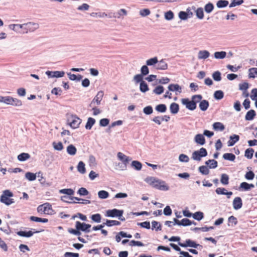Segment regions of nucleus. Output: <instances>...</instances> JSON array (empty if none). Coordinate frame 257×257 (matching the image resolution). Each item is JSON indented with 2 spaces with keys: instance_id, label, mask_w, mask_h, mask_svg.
<instances>
[{
  "instance_id": "1",
  "label": "nucleus",
  "mask_w": 257,
  "mask_h": 257,
  "mask_svg": "<svg viewBox=\"0 0 257 257\" xmlns=\"http://www.w3.org/2000/svg\"><path fill=\"white\" fill-rule=\"evenodd\" d=\"M145 181L148 184L157 189L164 191L169 189V187L166 185L165 181L154 177H148L145 179Z\"/></svg>"
},
{
  "instance_id": "2",
  "label": "nucleus",
  "mask_w": 257,
  "mask_h": 257,
  "mask_svg": "<svg viewBox=\"0 0 257 257\" xmlns=\"http://www.w3.org/2000/svg\"><path fill=\"white\" fill-rule=\"evenodd\" d=\"M13 193L9 190H4L0 197V201L6 205H10L15 202L14 199L12 198Z\"/></svg>"
},
{
  "instance_id": "3",
  "label": "nucleus",
  "mask_w": 257,
  "mask_h": 257,
  "mask_svg": "<svg viewBox=\"0 0 257 257\" xmlns=\"http://www.w3.org/2000/svg\"><path fill=\"white\" fill-rule=\"evenodd\" d=\"M37 210L41 214L52 215L54 212L52 205L49 203H45L38 206Z\"/></svg>"
},
{
  "instance_id": "4",
  "label": "nucleus",
  "mask_w": 257,
  "mask_h": 257,
  "mask_svg": "<svg viewBox=\"0 0 257 257\" xmlns=\"http://www.w3.org/2000/svg\"><path fill=\"white\" fill-rule=\"evenodd\" d=\"M17 27L21 29H24L25 31L24 33H28V32H33L38 28V24L37 23L29 22L27 24H15L14 27Z\"/></svg>"
},
{
  "instance_id": "5",
  "label": "nucleus",
  "mask_w": 257,
  "mask_h": 257,
  "mask_svg": "<svg viewBox=\"0 0 257 257\" xmlns=\"http://www.w3.org/2000/svg\"><path fill=\"white\" fill-rule=\"evenodd\" d=\"M207 155V152L206 149L201 148L198 151H194L192 155V158L196 161H200L202 157H204Z\"/></svg>"
},
{
  "instance_id": "6",
  "label": "nucleus",
  "mask_w": 257,
  "mask_h": 257,
  "mask_svg": "<svg viewBox=\"0 0 257 257\" xmlns=\"http://www.w3.org/2000/svg\"><path fill=\"white\" fill-rule=\"evenodd\" d=\"M5 103L15 106H20L22 105V102L21 100L11 96H6Z\"/></svg>"
},
{
  "instance_id": "7",
  "label": "nucleus",
  "mask_w": 257,
  "mask_h": 257,
  "mask_svg": "<svg viewBox=\"0 0 257 257\" xmlns=\"http://www.w3.org/2000/svg\"><path fill=\"white\" fill-rule=\"evenodd\" d=\"M70 126L73 128H78L81 122V119L76 115H71L68 119Z\"/></svg>"
},
{
  "instance_id": "8",
  "label": "nucleus",
  "mask_w": 257,
  "mask_h": 257,
  "mask_svg": "<svg viewBox=\"0 0 257 257\" xmlns=\"http://www.w3.org/2000/svg\"><path fill=\"white\" fill-rule=\"evenodd\" d=\"M91 225L89 224H86L85 223H81L80 221H76L75 227L77 230H80L86 232H89V228L91 227Z\"/></svg>"
},
{
  "instance_id": "9",
  "label": "nucleus",
  "mask_w": 257,
  "mask_h": 257,
  "mask_svg": "<svg viewBox=\"0 0 257 257\" xmlns=\"http://www.w3.org/2000/svg\"><path fill=\"white\" fill-rule=\"evenodd\" d=\"M182 103L186 106V107L190 110H193L196 108V104L192 100H190L188 98H183L181 99Z\"/></svg>"
},
{
  "instance_id": "10",
  "label": "nucleus",
  "mask_w": 257,
  "mask_h": 257,
  "mask_svg": "<svg viewBox=\"0 0 257 257\" xmlns=\"http://www.w3.org/2000/svg\"><path fill=\"white\" fill-rule=\"evenodd\" d=\"M123 214V211L116 209L108 210L106 212L105 215L107 217H121Z\"/></svg>"
},
{
  "instance_id": "11",
  "label": "nucleus",
  "mask_w": 257,
  "mask_h": 257,
  "mask_svg": "<svg viewBox=\"0 0 257 257\" xmlns=\"http://www.w3.org/2000/svg\"><path fill=\"white\" fill-rule=\"evenodd\" d=\"M127 11L124 9H121L117 13H110L108 15V17L110 18H120L121 17H123L127 15Z\"/></svg>"
},
{
  "instance_id": "12",
  "label": "nucleus",
  "mask_w": 257,
  "mask_h": 257,
  "mask_svg": "<svg viewBox=\"0 0 257 257\" xmlns=\"http://www.w3.org/2000/svg\"><path fill=\"white\" fill-rule=\"evenodd\" d=\"M104 93L102 91H99L97 95L93 98L91 103L90 104V106L92 107L95 103H96L97 105H99L100 103L101 100L102 99Z\"/></svg>"
},
{
  "instance_id": "13",
  "label": "nucleus",
  "mask_w": 257,
  "mask_h": 257,
  "mask_svg": "<svg viewBox=\"0 0 257 257\" xmlns=\"http://www.w3.org/2000/svg\"><path fill=\"white\" fill-rule=\"evenodd\" d=\"M178 244L180 246L184 247L189 246L197 248V246L199 245V244H197L195 242L189 239L186 240V241L184 243L179 242Z\"/></svg>"
},
{
  "instance_id": "14",
  "label": "nucleus",
  "mask_w": 257,
  "mask_h": 257,
  "mask_svg": "<svg viewBox=\"0 0 257 257\" xmlns=\"http://www.w3.org/2000/svg\"><path fill=\"white\" fill-rule=\"evenodd\" d=\"M170 245L175 250L179 251L180 254L182 256H179V257H193L191 255H190L188 252L182 251L181 248L176 244L174 243H171Z\"/></svg>"
},
{
  "instance_id": "15",
  "label": "nucleus",
  "mask_w": 257,
  "mask_h": 257,
  "mask_svg": "<svg viewBox=\"0 0 257 257\" xmlns=\"http://www.w3.org/2000/svg\"><path fill=\"white\" fill-rule=\"evenodd\" d=\"M46 74L49 77H62L64 76L65 73L64 71H47Z\"/></svg>"
},
{
  "instance_id": "16",
  "label": "nucleus",
  "mask_w": 257,
  "mask_h": 257,
  "mask_svg": "<svg viewBox=\"0 0 257 257\" xmlns=\"http://www.w3.org/2000/svg\"><path fill=\"white\" fill-rule=\"evenodd\" d=\"M117 156L118 159L121 161L125 166H126L128 164L130 161L128 157L121 152H118Z\"/></svg>"
},
{
  "instance_id": "17",
  "label": "nucleus",
  "mask_w": 257,
  "mask_h": 257,
  "mask_svg": "<svg viewBox=\"0 0 257 257\" xmlns=\"http://www.w3.org/2000/svg\"><path fill=\"white\" fill-rule=\"evenodd\" d=\"M39 231H32L31 230L26 231H19L17 232V234L23 237H30L32 236L34 233H39Z\"/></svg>"
},
{
  "instance_id": "18",
  "label": "nucleus",
  "mask_w": 257,
  "mask_h": 257,
  "mask_svg": "<svg viewBox=\"0 0 257 257\" xmlns=\"http://www.w3.org/2000/svg\"><path fill=\"white\" fill-rule=\"evenodd\" d=\"M128 242H129V245L131 246H144V244L143 242H142L141 241H136L134 240H132L129 241L128 239H123L121 242L123 244H124Z\"/></svg>"
},
{
  "instance_id": "19",
  "label": "nucleus",
  "mask_w": 257,
  "mask_h": 257,
  "mask_svg": "<svg viewBox=\"0 0 257 257\" xmlns=\"http://www.w3.org/2000/svg\"><path fill=\"white\" fill-rule=\"evenodd\" d=\"M242 206V200L240 197H236L233 201V208L236 209H239L241 208Z\"/></svg>"
},
{
  "instance_id": "20",
  "label": "nucleus",
  "mask_w": 257,
  "mask_h": 257,
  "mask_svg": "<svg viewBox=\"0 0 257 257\" xmlns=\"http://www.w3.org/2000/svg\"><path fill=\"white\" fill-rule=\"evenodd\" d=\"M194 139L195 142L200 145H203L205 143V138L202 134L196 135Z\"/></svg>"
},
{
  "instance_id": "21",
  "label": "nucleus",
  "mask_w": 257,
  "mask_h": 257,
  "mask_svg": "<svg viewBox=\"0 0 257 257\" xmlns=\"http://www.w3.org/2000/svg\"><path fill=\"white\" fill-rule=\"evenodd\" d=\"M239 139V137L236 135L231 136L229 140L227 142L228 146L230 147L233 146Z\"/></svg>"
},
{
  "instance_id": "22",
  "label": "nucleus",
  "mask_w": 257,
  "mask_h": 257,
  "mask_svg": "<svg viewBox=\"0 0 257 257\" xmlns=\"http://www.w3.org/2000/svg\"><path fill=\"white\" fill-rule=\"evenodd\" d=\"M210 55L209 52L207 50L200 51L198 52V58L199 59H205Z\"/></svg>"
},
{
  "instance_id": "23",
  "label": "nucleus",
  "mask_w": 257,
  "mask_h": 257,
  "mask_svg": "<svg viewBox=\"0 0 257 257\" xmlns=\"http://www.w3.org/2000/svg\"><path fill=\"white\" fill-rule=\"evenodd\" d=\"M256 115L255 111L253 109H250L248 111L245 116V119L246 120H252Z\"/></svg>"
},
{
  "instance_id": "24",
  "label": "nucleus",
  "mask_w": 257,
  "mask_h": 257,
  "mask_svg": "<svg viewBox=\"0 0 257 257\" xmlns=\"http://www.w3.org/2000/svg\"><path fill=\"white\" fill-rule=\"evenodd\" d=\"M168 89L171 91H178L179 92H181L182 90L181 87L178 84H170L168 86Z\"/></svg>"
},
{
  "instance_id": "25",
  "label": "nucleus",
  "mask_w": 257,
  "mask_h": 257,
  "mask_svg": "<svg viewBox=\"0 0 257 257\" xmlns=\"http://www.w3.org/2000/svg\"><path fill=\"white\" fill-rule=\"evenodd\" d=\"M156 68L159 70H166L168 68V65L166 61L162 59L158 62Z\"/></svg>"
},
{
  "instance_id": "26",
  "label": "nucleus",
  "mask_w": 257,
  "mask_h": 257,
  "mask_svg": "<svg viewBox=\"0 0 257 257\" xmlns=\"http://www.w3.org/2000/svg\"><path fill=\"white\" fill-rule=\"evenodd\" d=\"M213 128L217 131H222L224 130L225 126L221 122H216L213 124Z\"/></svg>"
},
{
  "instance_id": "27",
  "label": "nucleus",
  "mask_w": 257,
  "mask_h": 257,
  "mask_svg": "<svg viewBox=\"0 0 257 257\" xmlns=\"http://www.w3.org/2000/svg\"><path fill=\"white\" fill-rule=\"evenodd\" d=\"M209 102L206 100H201L199 103V108L202 111H205L209 106Z\"/></svg>"
},
{
  "instance_id": "28",
  "label": "nucleus",
  "mask_w": 257,
  "mask_h": 257,
  "mask_svg": "<svg viewBox=\"0 0 257 257\" xmlns=\"http://www.w3.org/2000/svg\"><path fill=\"white\" fill-rule=\"evenodd\" d=\"M67 152L68 154L73 156L76 154L77 149L74 145H70L67 148Z\"/></svg>"
},
{
  "instance_id": "29",
  "label": "nucleus",
  "mask_w": 257,
  "mask_h": 257,
  "mask_svg": "<svg viewBox=\"0 0 257 257\" xmlns=\"http://www.w3.org/2000/svg\"><path fill=\"white\" fill-rule=\"evenodd\" d=\"M248 77L249 78L257 77V68L253 67L249 69Z\"/></svg>"
},
{
  "instance_id": "30",
  "label": "nucleus",
  "mask_w": 257,
  "mask_h": 257,
  "mask_svg": "<svg viewBox=\"0 0 257 257\" xmlns=\"http://www.w3.org/2000/svg\"><path fill=\"white\" fill-rule=\"evenodd\" d=\"M170 108L172 113L176 114L179 111V106L177 103L173 102L170 105Z\"/></svg>"
},
{
  "instance_id": "31",
  "label": "nucleus",
  "mask_w": 257,
  "mask_h": 257,
  "mask_svg": "<svg viewBox=\"0 0 257 257\" xmlns=\"http://www.w3.org/2000/svg\"><path fill=\"white\" fill-rule=\"evenodd\" d=\"M254 187V185L252 184H248L246 182H242L240 185V188L243 189L244 190H248L251 188H253Z\"/></svg>"
},
{
  "instance_id": "32",
  "label": "nucleus",
  "mask_w": 257,
  "mask_h": 257,
  "mask_svg": "<svg viewBox=\"0 0 257 257\" xmlns=\"http://www.w3.org/2000/svg\"><path fill=\"white\" fill-rule=\"evenodd\" d=\"M95 122V120L94 118L92 117H89L88 118L87 123L85 125V128L87 130H90L92 126L94 125Z\"/></svg>"
},
{
  "instance_id": "33",
  "label": "nucleus",
  "mask_w": 257,
  "mask_h": 257,
  "mask_svg": "<svg viewBox=\"0 0 257 257\" xmlns=\"http://www.w3.org/2000/svg\"><path fill=\"white\" fill-rule=\"evenodd\" d=\"M30 158V155L28 153H23L18 156V159L20 161H25Z\"/></svg>"
},
{
  "instance_id": "34",
  "label": "nucleus",
  "mask_w": 257,
  "mask_h": 257,
  "mask_svg": "<svg viewBox=\"0 0 257 257\" xmlns=\"http://www.w3.org/2000/svg\"><path fill=\"white\" fill-rule=\"evenodd\" d=\"M77 170L81 174H84L86 172L85 164L82 161H80L77 166Z\"/></svg>"
},
{
  "instance_id": "35",
  "label": "nucleus",
  "mask_w": 257,
  "mask_h": 257,
  "mask_svg": "<svg viewBox=\"0 0 257 257\" xmlns=\"http://www.w3.org/2000/svg\"><path fill=\"white\" fill-rule=\"evenodd\" d=\"M191 224L195 225L196 223L194 221H191L187 218H183L181 220L180 225L188 226Z\"/></svg>"
},
{
  "instance_id": "36",
  "label": "nucleus",
  "mask_w": 257,
  "mask_h": 257,
  "mask_svg": "<svg viewBox=\"0 0 257 257\" xmlns=\"http://www.w3.org/2000/svg\"><path fill=\"white\" fill-rule=\"evenodd\" d=\"M30 219L31 221H35V222H41L43 223H47L48 222V219L47 218H42L38 217L32 216L30 217Z\"/></svg>"
},
{
  "instance_id": "37",
  "label": "nucleus",
  "mask_w": 257,
  "mask_h": 257,
  "mask_svg": "<svg viewBox=\"0 0 257 257\" xmlns=\"http://www.w3.org/2000/svg\"><path fill=\"white\" fill-rule=\"evenodd\" d=\"M223 158L226 160L233 161L235 159V156L232 153H225L223 154Z\"/></svg>"
},
{
  "instance_id": "38",
  "label": "nucleus",
  "mask_w": 257,
  "mask_h": 257,
  "mask_svg": "<svg viewBox=\"0 0 257 257\" xmlns=\"http://www.w3.org/2000/svg\"><path fill=\"white\" fill-rule=\"evenodd\" d=\"M90 218L95 222L99 223L101 222V216L99 213L93 214L91 216Z\"/></svg>"
},
{
  "instance_id": "39",
  "label": "nucleus",
  "mask_w": 257,
  "mask_h": 257,
  "mask_svg": "<svg viewBox=\"0 0 257 257\" xmlns=\"http://www.w3.org/2000/svg\"><path fill=\"white\" fill-rule=\"evenodd\" d=\"M221 183L223 185H227L229 183V177L228 175L226 174H223L221 175Z\"/></svg>"
},
{
  "instance_id": "40",
  "label": "nucleus",
  "mask_w": 257,
  "mask_h": 257,
  "mask_svg": "<svg viewBox=\"0 0 257 257\" xmlns=\"http://www.w3.org/2000/svg\"><path fill=\"white\" fill-rule=\"evenodd\" d=\"M229 3L226 0H219L216 3V6L218 8H222L226 7Z\"/></svg>"
},
{
  "instance_id": "41",
  "label": "nucleus",
  "mask_w": 257,
  "mask_h": 257,
  "mask_svg": "<svg viewBox=\"0 0 257 257\" xmlns=\"http://www.w3.org/2000/svg\"><path fill=\"white\" fill-rule=\"evenodd\" d=\"M224 93L221 90H217L214 93V97L217 100H220L223 98Z\"/></svg>"
},
{
  "instance_id": "42",
  "label": "nucleus",
  "mask_w": 257,
  "mask_h": 257,
  "mask_svg": "<svg viewBox=\"0 0 257 257\" xmlns=\"http://www.w3.org/2000/svg\"><path fill=\"white\" fill-rule=\"evenodd\" d=\"M253 153L254 150H253V149L248 148L245 150L244 156L247 159H250L253 157Z\"/></svg>"
},
{
  "instance_id": "43",
  "label": "nucleus",
  "mask_w": 257,
  "mask_h": 257,
  "mask_svg": "<svg viewBox=\"0 0 257 257\" xmlns=\"http://www.w3.org/2000/svg\"><path fill=\"white\" fill-rule=\"evenodd\" d=\"M206 164L209 165L210 168H215L217 166V162L214 160H209L206 162Z\"/></svg>"
},
{
  "instance_id": "44",
  "label": "nucleus",
  "mask_w": 257,
  "mask_h": 257,
  "mask_svg": "<svg viewBox=\"0 0 257 257\" xmlns=\"http://www.w3.org/2000/svg\"><path fill=\"white\" fill-rule=\"evenodd\" d=\"M61 194H65L68 195H73L74 194V191L72 189H63L59 191Z\"/></svg>"
},
{
  "instance_id": "45",
  "label": "nucleus",
  "mask_w": 257,
  "mask_h": 257,
  "mask_svg": "<svg viewBox=\"0 0 257 257\" xmlns=\"http://www.w3.org/2000/svg\"><path fill=\"white\" fill-rule=\"evenodd\" d=\"M67 74L68 75L69 78L71 80H77L79 81L82 78V76L79 74L78 75V76H77L76 75H75L74 74H72L71 73H68Z\"/></svg>"
},
{
  "instance_id": "46",
  "label": "nucleus",
  "mask_w": 257,
  "mask_h": 257,
  "mask_svg": "<svg viewBox=\"0 0 257 257\" xmlns=\"http://www.w3.org/2000/svg\"><path fill=\"white\" fill-rule=\"evenodd\" d=\"M105 224H106V225L108 226H112L115 225H119L120 224V222L117 220H106Z\"/></svg>"
},
{
  "instance_id": "47",
  "label": "nucleus",
  "mask_w": 257,
  "mask_h": 257,
  "mask_svg": "<svg viewBox=\"0 0 257 257\" xmlns=\"http://www.w3.org/2000/svg\"><path fill=\"white\" fill-rule=\"evenodd\" d=\"M140 89L143 92H146L149 90V87L147 84L144 81H142L140 83Z\"/></svg>"
},
{
  "instance_id": "48",
  "label": "nucleus",
  "mask_w": 257,
  "mask_h": 257,
  "mask_svg": "<svg viewBox=\"0 0 257 257\" xmlns=\"http://www.w3.org/2000/svg\"><path fill=\"white\" fill-rule=\"evenodd\" d=\"M203 213L200 211H198L193 214V218L198 221L201 220L203 218Z\"/></svg>"
},
{
  "instance_id": "49",
  "label": "nucleus",
  "mask_w": 257,
  "mask_h": 257,
  "mask_svg": "<svg viewBox=\"0 0 257 257\" xmlns=\"http://www.w3.org/2000/svg\"><path fill=\"white\" fill-rule=\"evenodd\" d=\"M156 110L160 112H165L167 110L166 105L164 104H160L156 106Z\"/></svg>"
},
{
  "instance_id": "50",
  "label": "nucleus",
  "mask_w": 257,
  "mask_h": 257,
  "mask_svg": "<svg viewBox=\"0 0 257 257\" xmlns=\"http://www.w3.org/2000/svg\"><path fill=\"white\" fill-rule=\"evenodd\" d=\"M26 178L29 181H34L36 179V175L35 174L31 172H27L25 174Z\"/></svg>"
},
{
  "instance_id": "51",
  "label": "nucleus",
  "mask_w": 257,
  "mask_h": 257,
  "mask_svg": "<svg viewBox=\"0 0 257 257\" xmlns=\"http://www.w3.org/2000/svg\"><path fill=\"white\" fill-rule=\"evenodd\" d=\"M226 53L224 51L216 52L214 53V57L216 59H223L225 57Z\"/></svg>"
},
{
  "instance_id": "52",
  "label": "nucleus",
  "mask_w": 257,
  "mask_h": 257,
  "mask_svg": "<svg viewBox=\"0 0 257 257\" xmlns=\"http://www.w3.org/2000/svg\"><path fill=\"white\" fill-rule=\"evenodd\" d=\"M132 166L137 170H140L142 167L141 163L138 161H133L132 163Z\"/></svg>"
},
{
  "instance_id": "53",
  "label": "nucleus",
  "mask_w": 257,
  "mask_h": 257,
  "mask_svg": "<svg viewBox=\"0 0 257 257\" xmlns=\"http://www.w3.org/2000/svg\"><path fill=\"white\" fill-rule=\"evenodd\" d=\"M98 195L101 199H106L109 196V193L106 191L101 190L98 192Z\"/></svg>"
},
{
  "instance_id": "54",
  "label": "nucleus",
  "mask_w": 257,
  "mask_h": 257,
  "mask_svg": "<svg viewBox=\"0 0 257 257\" xmlns=\"http://www.w3.org/2000/svg\"><path fill=\"white\" fill-rule=\"evenodd\" d=\"M196 16L199 19H202L204 18L203 10L202 8H198L196 11Z\"/></svg>"
},
{
  "instance_id": "55",
  "label": "nucleus",
  "mask_w": 257,
  "mask_h": 257,
  "mask_svg": "<svg viewBox=\"0 0 257 257\" xmlns=\"http://www.w3.org/2000/svg\"><path fill=\"white\" fill-rule=\"evenodd\" d=\"M213 9L214 6L211 3H209L207 4H206L204 7L205 11L207 13H211L213 11Z\"/></svg>"
},
{
  "instance_id": "56",
  "label": "nucleus",
  "mask_w": 257,
  "mask_h": 257,
  "mask_svg": "<svg viewBox=\"0 0 257 257\" xmlns=\"http://www.w3.org/2000/svg\"><path fill=\"white\" fill-rule=\"evenodd\" d=\"M53 146L55 150L58 151H61L63 149L62 143L60 142L58 143L53 142Z\"/></svg>"
},
{
  "instance_id": "57",
  "label": "nucleus",
  "mask_w": 257,
  "mask_h": 257,
  "mask_svg": "<svg viewBox=\"0 0 257 257\" xmlns=\"http://www.w3.org/2000/svg\"><path fill=\"white\" fill-rule=\"evenodd\" d=\"M158 62V58L157 57H155L152 58H151L150 59H148L146 61V64L147 65L151 66L153 65Z\"/></svg>"
},
{
  "instance_id": "58",
  "label": "nucleus",
  "mask_w": 257,
  "mask_h": 257,
  "mask_svg": "<svg viewBox=\"0 0 257 257\" xmlns=\"http://www.w3.org/2000/svg\"><path fill=\"white\" fill-rule=\"evenodd\" d=\"M213 79L217 81H219L221 79V73L219 71H216L212 74Z\"/></svg>"
},
{
  "instance_id": "59",
  "label": "nucleus",
  "mask_w": 257,
  "mask_h": 257,
  "mask_svg": "<svg viewBox=\"0 0 257 257\" xmlns=\"http://www.w3.org/2000/svg\"><path fill=\"white\" fill-rule=\"evenodd\" d=\"M152 229H156L157 231L161 230V225L156 221H153L152 222Z\"/></svg>"
},
{
  "instance_id": "60",
  "label": "nucleus",
  "mask_w": 257,
  "mask_h": 257,
  "mask_svg": "<svg viewBox=\"0 0 257 257\" xmlns=\"http://www.w3.org/2000/svg\"><path fill=\"white\" fill-rule=\"evenodd\" d=\"M202 98V96L200 94L194 95L192 97V100L194 102L195 104H196L197 103L199 102H200Z\"/></svg>"
},
{
  "instance_id": "61",
  "label": "nucleus",
  "mask_w": 257,
  "mask_h": 257,
  "mask_svg": "<svg viewBox=\"0 0 257 257\" xmlns=\"http://www.w3.org/2000/svg\"><path fill=\"white\" fill-rule=\"evenodd\" d=\"M199 171L204 175H207L209 174V169L205 166H202L199 168Z\"/></svg>"
},
{
  "instance_id": "62",
  "label": "nucleus",
  "mask_w": 257,
  "mask_h": 257,
  "mask_svg": "<svg viewBox=\"0 0 257 257\" xmlns=\"http://www.w3.org/2000/svg\"><path fill=\"white\" fill-rule=\"evenodd\" d=\"M243 2V0H233L229 5V7L232 8L236 6H239L242 4Z\"/></svg>"
},
{
  "instance_id": "63",
  "label": "nucleus",
  "mask_w": 257,
  "mask_h": 257,
  "mask_svg": "<svg viewBox=\"0 0 257 257\" xmlns=\"http://www.w3.org/2000/svg\"><path fill=\"white\" fill-rule=\"evenodd\" d=\"M164 90V87L162 86L159 85L154 89L153 92L156 94H161L163 92Z\"/></svg>"
},
{
  "instance_id": "64",
  "label": "nucleus",
  "mask_w": 257,
  "mask_h": 257,
  "mask_svg": "<svg viewBox=\"0 0 257 257\" xmlns=\"http://www.w3.org/2000/svg\"><path fill=\"white\" fill-rule=\"evenodd\" d=\"M64 256V257H79V254L78 253L66 252L65 253Z\"/></svg>"
}]
</instances>
